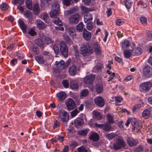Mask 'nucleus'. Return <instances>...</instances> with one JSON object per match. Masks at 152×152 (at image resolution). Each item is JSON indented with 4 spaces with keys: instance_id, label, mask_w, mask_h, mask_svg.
Returning <instances> with one entry per match:
<instances>
[{
    "instance_id": "nucleus-37",
    "label": "nucleus",
    "mask_w": 152,
    "mask_h": 152,
    "mask_svg": "<svg viewBox=\"0 0 152 152\" xmlns=\"http://www.w3.org/2000/svg\"><path fill=\"white\" fill-rule=\"evenodd\" d=\"M84 25L82 22H80L76 26V28L77 30L79 32H81L83 30Z\"/></svg>"
},
{
    "instance_id": "nucleus-29",
    "label": "nucleus",
    "mask_w": 152,
    "mask_h": 152,
    "mask_svg": "<svg viewBox=\"0 0 152 152\" xmlns=\"http://www.w3.org/2000/svg\"><path fill=\"white\" fill-rule=\"evenodd\" d=\"M94 116L97 120H99L102 118V116L101 113L97 111H94L93 112Z\"/></svg>"
},
{
    "instance_id": "nucleus-59",
    "label": "nucleus",
    "mask_w": 152,
    "mask_h": 152,
    "mask_svg": "<svg viewBox=\"0 0 152 152\" xmlns=\"http://www.w3.org/2000/svg\"><path fill=\"white\" fill-rule=\"evenodd\" d=\"M124 23V20L122 19H118L116 21V24L118 26H120L122 25Z\"/></svg>"
},
{
    "instance_id": "nucleus-31",
    "label": "nucleus",
    "mask_w": 152,
    "mask_h": 152,
    "mask_svg": "<svg viewBox=\"0 0 152 152\" xmlns=\"http://www.w3.org/2000/svg\"><path fill=\"white\" fill-rule=\"evenodd\" d=\"M42 19L46 23H48L49 21V17L48 14L45 12L42 15Z\"/></svg>"
},
{
    "instance_id": "nucleus-63",
    "label": "nucleus",
    "mask_w": 152,
    "mask_h": 152,
    "mask_svg": "<svg viewBox=\"0 0 152 152\" xmlns=\"http://www.w3.org/2000/svg\"><path fill=\"white\" fill-rule=\"evenodd\" d=\"M77 151L78 152H88L87 150L83 147L79 148H78Z\"/></svg>"
},
{
    "instance_id": "nucleus-55",
    "label": "nucleus",
    "mask_w": 152,
    "mask_h": 152,
    "mask_svg": "<svg viewBox=\"0 0 152 152\" xmlns=\"http://www.w3.org/2000/svg\"><path fill=\"white\" fill-rule=\"evenodd\" d=\"M138 4L139 5H140L141 7L142 8H145L147 6V4L143 2L142 1H139L138 2Z\"/></svg>"
},
{
    "instance_id": "nucleus-35",
    "label": "nucleus",
    "mask_w": 152,
    "mask_h": 152,
    "mask_svg": "<svg viewBox=\"0 0 152 152\" xmlns=\"http://www.w3.org/2000/svg\"><path fill=\"white\" fill-rule=\"evenodd\" d=\"M26 4L27 8L31 10L32 9V5L31 0H26Z\"/></svg>"
},
{
    "instance_id": "nucleus-48",
    "label": "nucleus",
    "mask_w": 152,
    "mask_h": 152,
    "mask_svg": "<svg viewBox=\"0 0 152 152\" xmlns=\"http://www.w3.org/2000/svg\"><path fill=\"white\" fill-rule=\"evenodd\" d=\"M9 7V5L5 3H3L2 4L0 5L1 9L3 10H6L8 9Z\"/></svg>"
},
{
    "instance_id": "nucleus-7",
    "label": "nucleus",
    "mask_w": 152,
    "mask_h": 152,
    "mask_svg": "<svg viewBox=\"0 0 152 152\" xmlns=\"http://www.w3.org/2000/svg\"><path fill=\"white\" fill-rule=\"evenodd\" d=\"M94 126L96 127L102 129L105 131H110L112 129V127L110 124L108 123L103 124H99L97 123H95Z\"/></svg>"
},
{
    "instance_id": "nucleus-15",
    "label": "nucleus",
    "mask_w": 152,
    "mask_h": 152,
    "mask_svg": "<svg viewBox=\"0 0 152 152\" xmlns=\"http://www.w3.org/2000/svg\"><path fill=\"white\" fill-rule=\"evenodd\" d=\"M56 64L57 67L60 70L64 69L69 66V64H66L64 61L62 60L59 62L56 61Z\"/></svg>"
},
{
    "instance_id": "nucleus-27",
    "label": "nucleus",
    "mask_w": 152,
    "mask_h": 152,
    "mask_svg": "<svg viewBox=\"0 0 152 152\" xmlns=\"http://www.w3.org/2000/svg\"><path fill=\"white\" fill-rule=\"evenodd\" d=\"M33 10L34 14L37 15L39 14L40 8L39 5L37 3L35 4L33 7Z\"/></svg>"
},
{
    "instance_id": "nucleus-51",
    "label": "nucleus",
    "mask_w": 152,
    "mask_h": 152,
    "mask_svg": "<svg viewBox=\"0 0 152 152\" xmlns=\"http://www.w3.org/2000/svg\"><path fill=\"white\" fill-rule=\"evenodd\" d=\"M72 1V0H62L63 4L66 6H69L71 2Z\"/></svg>"
},
{
    "instance_id": "nucleus-54",
    "label": "nucleus",
    "mask_w": 152,
    "mask_h": 152,
    "mask_svg": "<svg viewBox=\"0 0 152 152\" xmlns=\"http://www.w3.org/2000/svg\"><path fill=\"white\" fill-rule=\"evenodd\" d=\"M36 43L39 47H42L43 46V43L42 40L40 39H37L35 41Z\"/></svg>"
},
{
    "instance_id": "nucleus-52",
    "label": "nucleus",
    "mask_w": 152,
    "mask_h": 152,
    "mask_svg": "<svg viewBox=\"0 0 152 152\" xmlns=\"http://www.w3.org/2000/svg\"><path fill=\"white\" fill-rule=\"evenodd\" d=\"M144 150V148L142 145H139L137 147L135 148L134 151L135 152H142Z\"/></svg>"
},
{
    "instance_id": "nucleus-21",
    "label": "nucleus",
    "mask_w": 152,
    "mask_h": 152,
    "mask_svg": "<svg viewBox=\"0 0 152 152\" xmlns=\"http://www.w3.org/2000/svg\"><path fill=\"white\" fill-rule=\"evenodd\" d=\"M57 97L60 101L64 100L67 96L66 94L64 91H61L56 95Z\"/></svg>"
},
{
    "instance_id": "nucleus-6",
    "label": "nucleus",
    "mask_w": 152,
    "mask_h": 152,
    "mask_svg": "<svg viewBox=\"0 0 152 152\" xmlns=\"http://www.w3.org/2000/svg\"><path fill=\"white\" fill-rule=\"evenodd\" d=\"M58 116L61 120L63 122H66L69 120V115L64 110H60Z\"/></svg>"
},
{
    "instance_id": "nucleus-53",
    "label": "nucleus",
    "mask_w": 152,
    "mask_h": 152,
    "mask_svg": "<svg viewBox=\"0 0 152 152\" xmlns=\"http://www.w3.org/2000/svg\"><path fill=\"white\" fill-rule=\"evenodd\" d=\"M92 23H93L91 21H90L87 23L86 28L89 31L92 29L93 28Z\"/></svg>"
},
{
    "instance_id": "nucleus-3",
    "label": "nucleus",
    "mask_w": 152,
    "mask_h": 152,
    "mask_svg": "<svg viewBox=\"0 0 152 152\" xmlns=\"http://www.w3.org/2000/svg\"><path fill=\"white\" fill-rule=\"evenodd\" d=\"M126 146V144L124 140L119 138L117 139L115 142L113 143L112 148L115 150H118L122 148H125Z\"/></svg>"
},
{
    "instance_id": "nucleus-39",
    "label": "nucleus",
    "mask_w": 152,
    "mask_h": 152,
    "mask_svg": "<svg viewBox=\"0 0 152 152\" xmlns=\"http://www.w3.org/2000/svg\"><path fill=\"white\" fill-rule=\"evenodd\" d=\"M123 53L124 57L127 58H129L132 55L131 52L126 50H124Z\"/></svg>"
},
{
    "instance_id": "nucleus-60",
    "label": "nucleus",
    "mask_w": 152,
    "mask_h": 152,
    "mask_svg": "<svg viewBox=\"0 0 152 152\" xmlns=\"http://www.w3.org/2000/svg\"><path fill=\"white\" fill-rule=\"evenodd\" d=\"M63 86L66 88H68L69 86V83L67 80H63L62 82Z\"/></svg>"
},
{
    "instance_id": "nucleus-4",
    "label": "nucleus",
    "mask_w": 152,
    "mask_h": 152,
    "mask_svg": "<svg viewBox=\"0 0 152 152\" xmlns=\"http://www.w3.org/2000/svg\"><path fill=\"white\" fill-rule=\"evenodd\" d=\"M59 48L61 53L65 58H67L68 54V49L66 44L64 41H61L60 42Z\"/></svg>"
},
{
    "instance_id": "nucleus-14",
    "label": "nucleus",
    "mask_w": 152,
    "mask_h": 152,
    "mask_svg": "<svg viewBox=\"0 0 152 152\" xmlns=\"http://www.w3.org/2000/svg\"><path fill=\"white\" fill-rule=\"evenodd\" d=\"M95 77V75L91 74L85 77L83 79V81L86 84H91L93 83Z\"/></svg>"
},
{
    "instance_id": "nucleus-23",
    "label": "nucleus",
    "mask_w": 152,
    "mask_h": 152,
    "mask_svg": "<svg viewBox=\"0 0 152 152\" xmlns=\"http://www.w3.org/2000/svg\"><path fill=\"white\" fill-rule=\"evenodd\" d=\"M103 83H100L96 85V90L97 93L101 94L103 91Z\"/></svg>"
},
{
    "instance_id": "nucleus-9",
    "label": "nucleus",
    "mask_w": 152,
    "mask_h": 152,
    "mask_svg": "<svg viewBox=\"0 0 152 152\" xmlns=\"http://www.w3.org/2000/svg\"><path fill=\"white\" fill-rule=\"evenodd\" d=\"M143 74L146 78H149L152 75V68L149 66H145L143 69Z\"/></svg>"
},
{
    "instance_id": "nucleus-56",
    "label": "nucleus",
    "mask_w": 152,
    "mask_h": 152,
    "mask_svg": "<svg viewBox=\"0 0 152 152\" xmlns=\"http://www.w3.org/2000/svg\"><path fill=\"white\" fill-rule=\"evenodd\" d=\"M79 111L77 109H75L71 112V115L72 117H75L79 113Z\"/></svg>"
},
{
    "instance_id": "nucleus-17",
    "label": "nucleus",
    "mask_w": 152,
    "mask_h": 152,
    "mask_svg": "<svg viewBox=\"0 0 152 152\" xmlns=\"http://www.w3.org/2000/svg\"><path fill=\"white\" fill-rule=\"evenodd\" d=\"M78 69L77 67L75 65H72L69 68V72L70 75L74 76L77 74Z\"/></svg>"
},
{
    "instance_id": "nucleus-5",
    "label": "nucleus",
    "mask_w": 152,
    "mask_h": 152,
    "mask_svg": "<svg viewBox=\"0 0 152 152\" xmlns=\"http://www.w3.org/2000/svg\"><path fill=\"white\" fill-rule=\"evenodd\" d=\"M80 15L78 13H76L71 15L69 18V23L72 24H77L80 20Z\"/></svg>"
},
{
    "instance_id": "nucleus-61",
    "label": "nucleus",
    "mask_w": 152,
    "mask_h": 152,
    "mask_svg": "<svg viewBox=\"0 0 152 152\" xmlns=\"http://www.w3.org/2000/svg\"><path fill=\"white\" fill-rule=\"evenodd\" d=\"M20 27L23 33H26V32L27 26L26 24L24 23V25H22L20 26Z\"/></svg>"
},
{
    "instance_id": "nucleus-50",
    "label": "nucleus",
    "mask_w": 152,
    "mask_h": 152,
    "mask_svg": "<svg viewBox=\"0 0 152 152\" xmlns=\"http://www.w3.org/2000/svg\"><path fill=\"white\" fill-rule=\"evenodd\" d=\"M52 7L53 9L60 10L59 5L57 1L53 2L52 4Z\"/></svg>"
},
{
    "instance_id": "nucleus-33",
    "label": "nucleus",
    "mask_w": 152,
    "mask_h": 152,
    "mask_svg": "<svg viewBox=\"0 0 152 152\" xmlns=\"http://www.w3.org/2000/svg\"><path fill=\"white\" fill-rule=\"evenodd\" d=\"M133 2H131L129 0H125V5L127 9H129L132 6Z\"/></svg>"
},
{
    "instance_id": "nucleus-13",
    "label": "nucleus",
    "mask_w": 152,
    "mask_h": 152,
    "mask_svg": "<svg viewBox=\"0 0 152 152\" xmlns=\"http://www.w3.org/2000/svg\"><path fill=\"white\" fill-rule=\"evenodd\" d=\"M66 32L69 34L72 38H75L76 37V34L75 33V29L72 27H67L65 28Z\"/></svg>"
},
{
    "instance_id": "nucleus-64",
    "label": "nucleus",
    "mask_w": 152,
    "mask_h": 152,
    "mask_svg": "<svg viewBox=\"0 0 152 152\" xmlns=\"http://www.w3.org/2000/svg\"><path fill=\"white\" fill-rule=\"evenodd\" d=\"M140 21L141 22L142 24H145L147 23L146 18L143 17H141L140 18Z\"/></svg>"
},
{
    "instance_id": "nucleus-26",
    "label": "nucleus",
    "mask_w": 152,
    "mask_h": 152,
    "mask_svg": "<svg viewBox=\"0 0 152 152\" xmlns=\"http://www.w3.org/2000/svg\"><path fill=\"white\" fill-rule=\"evenodd\" d=\"M103 64L99 62L97 63L96 65L94 67L93 70H95L97 72L100 71L103 68Z\"/></svg>"
},
{
    "instance_id": "nucleus-10",
    "label": "nucleus",
    "mask_w": 152,
    "mask_h": 152,
    "mask_svg": "<svg viewBox=\"0 0 152 152\" xmlns=\"http://www.w3.org/2000/svg\"><path fill=\"white\" fill-rule=\"evenodd\" d=\"M66 105L69 111L73 110L76 105L75 102L72 99H69L66 102Z\"/></svg>"
},
{
    "instance_id": "nucleus-44",
    "label": "nucleus",
    "mask_w": 152,
    "mask_h": 152,
    "mask_svg": "<svg viewBox=\"0 0 152 152\" xmlns=\"http://www.w3.org/2000/svg\"><path fill=\"white\" fill-rule=\"evenodd\" d=\"M78 10V8L77 7H73L68 10L67 12L68 14H72L77 11Z\"/></svg>"
},
{
    "instance_id": "nucleus-18",
    "label": "nucleus",
    "mask_w": 152,
    "mask_h": 152,
    "mask_svg": "<svg viewBox=\"0 0 152 152\" xmlns=\"http://www.w3.org/2000/svg\"><path fill=\"white\" fill-rule=\"evenodd\" d=\"M92 14L90 12H88L84 15V21L85 23H87L93 20Z\"/></svg>"
},
{
    "instance_id": "nucleus-45",
    "label": "nucleus",
    "mask_w": 152,
    "mask_h": 152,
    "mask_svg": "<svg viewBox=\"0 0 152 152\" xmlns=\"http://www.w3.org/2000/svg\"><path fill=\"white\" fill-rule=\"evenodd\" d=\"M104 136L109 140H111L115 137V134L113 132H112L109 134H105Z\"/></svg>"
},
{
    "instance_id": "nucleus-28",
    "label": "nucleus",
    "mask_w": 152,
    "mask_h": 152,
    "mask_svg": "<svg viewBox=\"0 0 152 152\" xmlns=\"http://www.w3.org/2000/svg\"><path fill=\"white\" fill-rule=\"evenodd\" d=\"M151 112L148 110H144L142 113V117L145 118H148L150 116Z\"/></svg>"
},
{
    "instance_id": "nucleus-62",
    "label": "nucleus",
    "mask_w": 152,
    "mask_h": 152,
    "mask_svg": "<svg viewBox=\"0 0 152 152\" xmlns=\"http://www.w3.org/2000/svg\"><path fill=\"white\" fill-rule=\"evenodd\" d=\"M15 2H13L12 3L15 4H16V3L19 4H22L24 3V0H14Z\"/></svg>"
},
{
    "instance_id": "nucleus-36",
    "label": "nucleus",
    "mask_w": 152,
    "mask_h": 152,
    "mask_svg": "<svg viewBox=\"0 0 152 152\" xmlns=\"http://www.w3.org/2000/svg\"><path fill=\"white\" fill-rule=\"evenodd\" d=\"M142 52V50L140 47H137V48L133 50V52L134 53V55H140L141 54Z\"/></svg>"
},
{
    "instance_id": "nucleus-47",
    "label": "nucleus",
    "mask_w": 152,
    "mask_h": 152,
    "mask_svg": "<svg viewBox=\"0 0 152 152\" xmlns=\"http://www.w3.org/2000/svg\"><path fill=\"white\" fill-rule=\"evenodd\" d=\"M88 133L87 129L82 130L79 131L78 132V134L79 135L85 136L87 135Z\"/></svg>"
},
{
    "instance_id": "nucleus-24",
    "label": "nucleus",
    "mask_w": 152,
    "mask_h": 152,
    "mask_svg": "<svg viewBox=\"0 0 152 152\" xmlns=\"http://www.w3.org/2000/svg\"><path fill=\"white\" fill-rule=\"evenodd\" d=\"M94 48L95 53L98 56L100 55L101 50L100 45L97 43H95L94 45Z\"/></svg>"
},
{
    "instance_id": "nucleus-22",
    "label": "nucleus",
    "mask_w": 152,
    "mask_h": 152,
    "mask_svg": "<svg viewBox=\"0 0 152 152\" xmlns=\"http://www.w3.org/2000/svg\"><path fill=\"white\" fill-rule=\"evenodd\" d=\"M84 123V121L83 119L80 118H77L74 121V124L76 128L79 127Z\"/></svg>"
},
{
    "instance_id": "nucleus-11",
    "label": "nucleus",
    "mask_w": 152,
    "mask_h": 152,
    "mask_svg": "<svg viewBox=\"0 0 152 152\" xmlns=\"http://www.w3.org/2000/svg\"><path fill=\"white\" fill-rule=\"evenodd\" d=\"M94 101L95 103L99 107H102L104 105L105 102L104 100L101 96L96 97Z\"/></svg>"
},
{
    "instance_id": "nucleus-57",
    "label": "nucleus",
    "mask_w": 152,
    "mask_h": 152,
    "mask_svg": "<svg viewBox=\"0 0 152 152\" xmlns=\"http://www.w3.org/2000/svg\"><path fill=\"white\" fill-rule=\"evenodd\" d=\"M53 49L56 54L58 55L59 53V50L58 47L56 45H54L53 46Z\"/></svg>"
},
{
    "instance_id": "nucleus-46",
    "label": "nucleus",
    "mask_w": 152,
    "mask_h": 152,
    "mask_svg": "<svg viewBox=\"0 0 152 152\" xmlns=\"http://www.w3.org/2000/svg\"><path fill=\"white\" fill-rule=\"evenodd\" d=\"M89 94V92L88 89H84L82 90L80 92V96H81L85 97L87 96Z\"/></svg>"
},
{
    "instance_id": "nucleus-16",
    "label": "nucleus",
    "mask_w": 152,
    "mask_h": 152,
    "mask_svg": "<svg viewBox=\"0 0 152 152\" xmlns=\"http://www.w3.org/2000/svg\"><path fill=\"white\" fill-rule=\"evenodd\" d=\"M83 35L84 38L87 41H89L91 37V32H88L86 28L83 29Z\"/></svg>"
},
{
    "instance_id": "nucleus-43",
    "label": "nucleus",
    "mask_w": 152,
    "mask_h": 152,
    "mask_svg": "<svg viewBox=\"0 0 152 152\" xmlns=\"http://www.w3.org/2000/svg\"><path fill=\"white\" fill-rule=\"evenodd\" d=\"M129 45V42L128 40H125L122 43L121 46L123 49L126 48Z\"/></svg>"
},
{
    "instance_id": "nucleus-32",
    "label": "nucleus",
    "mask_w": 152,
    "mask_h": 152,
    "mask_svg": "<svg viewBox=\"0 0 152 152\" xmlns=\"http://www.w3.org/2000/svg\"><path fill=\"white\" fill-rule=\"evenodd\" d=\"M44 41L45 43L47 45L50 44H52L53 45L54 43V41L50 38L48 37H45Z\"/></svg>"
},
{
    "instance_id": "nucleus-34",
    "label": "nucleus",
    "mask_w": 152,
    "mask_h": 152,
    "mask_svg": "<svg viewBox=\"0 0 152 152\" xmlns=\"http://www.w3.org/2000/svg\"><path fill=\"white\" fill-rule=\"evenodd\" d=\"M35 59L36 61L39 64H44L45 61L43 59V57L40 56H37L35 57Z\"/></svg>"
},
{
    "instance_id": "nucleus-30",
    "label": "nucleus",
    "mask_w": 152,
    "mask_h": 152,
    "mask_svg": "<svg viewBox=\"0 0 152 152\" xmlns=\"http://www.w3.org/2000/svg\"><path fill=\"white\" fill-rule=\"evenodd\" d=\"M109 123L113 124L115 122L113 116L110 113H108L107 115Z\"/></svg>"
},
{
    "instance_id": "nucleus-20",
    "label": "nucleus",
    "mask_w": 152,
    "mask_h": 152,
    "mask_svg": "<svg viewBox=\"0 0 152 152\" xmlns=\"http://www.w3.org/2000/svg\"><path fill=\"white\" fill-rule=\"evenodd\" d=\"M36 23L37 27L39 30L43 29L46 26L44 22L40 20H36Z\"/></svg>"
},
{
    "instance_id": "nucleus-40",
    "label": "nucleus",
    "mask_w": 152,
    "mask_h": 152,
    "mask_svg": "<svg viewBox=\"0 0 152 152\" xmlns=\"http://www.w3.org/2000/svg\"><path fill=\"white\" fill-rule=\"evenodd\" d=\"M141 105L140 104H137L134 105L132 108V111L135 113L141 107Z\"/></svg>"
},
{
    "instance_id": "nucleus-19",
    "label": "nucleus",
    "mask_w": 152,
    "mask_h": 152,
    "mask_svg": "<svg viewBox=\"0 0 152 152\" xmlns=\"http://www.w3.org/2000/svg\"><path fill=\"white\" fill-rule=\"evenodd\" d=\"M89 139L94 142H97L99 138V134L96 132H93L90 135Z\"/></svg>"
},
{
    "instance_id": "nucleus-58",
    "label": "nucleus",
    "mask_w": 152,
    "mask_h": 152,
    "mask_svg": "<svg viewBox=\"0 0 152 152\" xmlns=\"http://www.w3.org/2000/svg\"><path fill=\"white\" fill-rule=\"evenodd\" d=\"M28 34L31 36H33L37 34L36 32L32 28L28 31Z\"/></svg>"
},
{
    "instance_id": "nucleus-8",
    "label": "nucleus",
    "mask_w": 152,
    "mask_h": 152,
    "mask_svg": "<svg viewBox=\"0 0 152 152\" xmlns=\"http://www.w3.org/2000/svg\"><path fill=\"white\" fill-rule=\"evenodd\" d=\"M131 124L133 126L132 128L133 130H134L136 129V130H137V131H138L142 127L141 123L139 121V120L135 119H132Z\"/></svg>"
},
{
    "instance_id": "nucleus-25",
    "label": "nucleus",
    "mask_w": 152,
    "mask_h": 152,
    "mask_svg": "<svg viewBox=\"0 0 152 152\" xmlns=\"http://www.w3.org/2000/svg\"><path fill=\"white\" fill-rule=\"evenodd\" d=\"M60 10L53 9L51 11L50 15L51 17L58 16L60 12Z\"/></svg>"
},
{
    "instance_id": "nucleus-49",
    "label": "nucleus",
    "mask_w": 152,
    "mask_h": 152,
    "mask_svg": "<svg viewBox=\"0 0 152 152\" xmlns=\"http://www.w3.org/2000/svg\"><path fill=\"white\" fill-rule=\"evenodd\" d=\"M54 23L58 26H61L62 24V22L59 20V18H56L53 20Z\"/></svg>"
},
{
    "instance_id": "nucleus-42",
    "label": "nucleus",
    "mask_w": 152,
    "mask_h": 152,
    "mask_svg": "<svg viewBox=\"0 0 152 152\" xmlns=\"http://www.w3.org/2000/svg\"><path fill=\"white\" fill-rule=\"evenodd\" d=\"M24 16L28 19H30L32 17V14L31 12L28 10H26L25 12Z\"/></svg>"
},
{
    "instance_id": "nucleus-38",
    "label": "nucleus",
    "mask_w": 152,
    "mask_h": 152,
    "mask_svg": "<svg viewBox=\"0 0 152 152\" xmlns=\"http://www.w3.org/2000/svg\"><path fill=\"white\" fill-rule=\"evenodd\" d=\"M64 39L68 44L71 45L72 44L73 42L69 36L67 35L64 36Z\"/></svg>"
},
{
    "instance_id": "nucleus-12",
    "label": "nucleus",
    "mask_w": 152,
    "mask_h": 152,
    "mask_svg": "<svg viewBox=\"0 0 152 152\" xmlns=\"http://www.w3.org/2000/svg\"><path fill=\"white\" fill-rule=\"evenodd\" d=\"M128 145L131 147L136 146L139 143L138 141L132 137H128L126 140Z\"/></svg>"
},
{
    "instance_id": "nucleus-41",
    "label": "nucleus",
    "mask_w": 152,
    "mask_h": 152,
    "mask_svg": "<svg viewBox=\"0 0 152 152\" xmlns=\"http://www.w3.org/2000/svg\"><path fill=\"white\" fill-rule=\"evenodd\" d=\"M70 87L73 89H77L78 88V85L76 82L72 81L70 83Z\"/></svg>"
},
{
    "instance_id": "nucleus-2",
    "label": "nucleus",
    "mask_w": 152,
    "mask_h": 152,
    "mask_svg": "<svg viewBox=\"0 0 152 152\" xmlns=\"http://www.w3.org/2000/svg\"><path fill=\"white\" fill-rule=\"evenodd\" d=\"M152 87V83L151 81H148L141 83L139 86L140 91L143 93L148 92Z\"/></svg>"
},
{
    "instance_id": "nucleus-1",
    "label": "nucleus",
    "mask_w": 152,
    "mask_h": 152,
    "mask_svg": "<svg viewBox=\"0 0 152 152\" xmlns=\"http://www.w3.org/2000/svg\"><path fill=\"white\" fill-rule=\"evenodd\" d=\"M80 53L83 56H90L94 53L92 48L88 43H83L80 48Z\"/></svg>"
}]
</instances>
